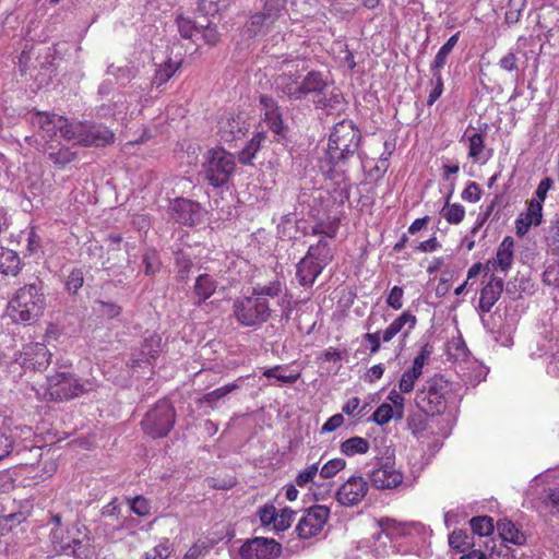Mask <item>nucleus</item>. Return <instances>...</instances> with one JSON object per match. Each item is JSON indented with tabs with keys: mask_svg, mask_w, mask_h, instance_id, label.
Segmentation results:
<instances>
[{
	"mask_svg": "<svg viewBox=\"0 0 559 559\" xmlns=\"http://www.w3.org/2000/svg\"><path fill=\"white\" fill-rule=\"evenodd\" d=\"M51 359V354L43 343H32L24 346L21 354V365L29 370H45Z\"/></svg>",
	"mask_w": 559,
	"mask_h": 559,
	"instance_id": "obj_17",
	"label": "nucleus"
},
{
	"mask_svg": "<svg viewBox=\"0 0 559 559\" xmlns=\"http://www.w3.org/2000/svg\"><path fill=\"white\" fill-rule=\"evenodd\" d=\"M361 140V132L352 120L337 122L330 133L326 160L331 168L328 174L337 185L335 192L341 202L349 199L352 185L345 173L349 160L359 156Z\"/></svg>",
	"mask_w": 559,
	"mask_h": 559,
	"instance_id": "obj_1",
	"label": "nucleus"
},
{
	"mask_svg": "<svg viewBox=\"0 0 559 559\" xmlns=\"http://www.w3.org/2000/svg\"><path fill=\"white\" fill-rule=\"evenodd\" d=\"M546 241L549 250L554 254L559 255V218L556 221V224L550 227Z\"/></svg>",
	"mask_w": 559,
	"mask_h": 559,
	"instance_id": "obj_58",
	"label": "nucleus"
},
{
	"mask_svg": "<svg viewBox=\"0 0 559 559\" xmlns=\"http://www.w3.org/2000/svg\"><path fill=\"white\" fill-rule=\"evenodd\" d=\"M462 199L464 201L475 203L480 199V188L478 183L471 181L466 186V188L463 190L461 194Z\"/></svg>",
	"mask_w": 559,
	"mask_h": 559,
	"instance_id": "obj_63",
	"label": "nucleus"
},
{
	"mask_svg": "<svg viewBox=\"0 0 559 559\" xmlns=\"http://www.w3.org/2000/svg\"><path fill=\"white\" fill-rule=\"evenodd\" d=\"M543 282L548 286L559 287V263H551L546 267Z\"/></svg>",
	"mask_w": 559,
	"mask_h": 559,
	"instance_id": "obj_55",
	"label": "nucleus"
},
{
	"mask_svg": "<svg viewBox=\"0 0 559 559\" xmlns=\"http://www.w3.org/2000/svg\"><path fill=\"white\" fill-rule=\"evenodd\" d=\"M248 124L240 116L223 120L219 126L221 139L225 142H233L246 134Z\"/></svg>",
	"mask_w": 559,
	"mask_h": 559,
	"instance_id": "obj_21",
	"label": "nucleus"
},
{
	"mask_svg": "<svg viewBox=\"0 0 559 559\" xmlns=\"http://www.w3.org/2000/svg\"><path fill=\"white\" fill-rule=\"evenodd\" d=\"M276 516H277L276 509L272 504H266L263 508H261L259 511V518L263 525L273 524V526H274Z\"/></svg>",
	"mask_w": 559,
	"mask_h": 559,
	"instance_id": "obj_62",
	"label": "nucleus"
},
{
	"mask_svg": "<svg viewBox=\"0 0 559 559\" xmlns=\"http://www.w3.org/2000/svg\"><path fill=\"white\" fill-rule=\"evenodd\" d=\"M388 400L391 402L396 414V420H401L404 417V397L396 390H392L388 395Z\"/></svg>",
	"mask_w": 559,
	"mask_h": 559,
	"instance_id": "obj_56",
	"label": "nucleus"
},
{
	"mask_svg": "<svg viewBox=\"0 0 559 559\" xmlns=\"http://www.w3.org/2000/svg\"><path fill=\"white\" fill-rule=\"evenodd\" d=\"M543 218V205L542 202L531 200L527 206V212L525 217H522V222L526 224V226H537L542 223Z\"/></svg>",
	"mask_w": 559,
	"mask_h": 559,
	"instance_id": "obj_39",
	"label": "nucleus"
},
{
	"mask_svg": "<svg viewBox=\"0 0 559 559\" xmlns=\"http://www.w3.org/2000/svg\"><path fill=\"white\" fill-rule=\"evenodd\" d=\"M84 283V275L81 269H74L68 275L66 281L67 289L73 294H75Z\"/></svg>",
	"mask_w": 559,
	"mask_h": 559,
	"instance_id": "obj_53",
	"label": "nucleus"
},
{
	"mask_svg": "<svg viewBox=\"0 0 559 559\" xmlns=\"http://www.w3.org/2000/svg\"><path fill=\"white\" fill-rule=\"evenodd\" d=\"M176 265L178 269V276L181 280H185L192 266V261L190 258L181 252L176 254Z\"/></svg>",
	"mask_w": 559,
	"mask_h": 559,
	"instance_id": "obj_61",
	"label": "nucleus"
},
{
	"mask_svg": "<svg viewBox=\"0 0 559 559\" xmlns=\"http://www.w3.org/2000/svg\"><path fill=\"white\" fill-rule=\"evenodd\" d=\"M432 79L430 81L432 88L429 92V96L427 99V105L431 106L433 105L437 99L442 95L443 93V79L441 74L431 73Z\"/></svg>",
	"mask_w": 559,
	"mask_h": 559,
	"instance_id": "obj_50",
	"label": "nucleus"
},
{
	"mask_svg": "<svg viewBox=\"0 0 559 559\" xmlns=\"http://www.w3.org/2000/svg\"><path fill=\"white\" fill-rule=\"evenodd\" d=\"M346 466V462L343 459H333L328 461L320 469V476L322 478H331L335 476L338 472L344 469Z\"/></svg>",
	"mask_w": 559,
	"mask_h": 559,
	"instance_id": "obj_45",
	"label": "nucleus"
},
{
	"mask_svg": "<svg viewBox=\"0 0 559 559\" xmlns=\"http://www.w3.org/2000/svg\"><path fill=\"white\" fill-rule=\"evenodd\" d=\"M392 418L396 419V414L393 406L388 403H382L372 414L373 421L381 426L388 424Z\"/></svg>",
	"mask_w": 559,
	"mask_h": 559,
	"instance_id": "obj_43",
	"label": "nucleus"
},
{
	"mask_svg": "<svg viewBox=\"0 0 559 559\" xmlns=\"http://www.w3.org/2000/svg\"><path fill=\"white\" fill-rule=\"evenodd\" d=\"M265 139L266 136L264 132H258L257 134H254V136L239 152V162L242 164H250L252 159L255 157L257 152L265 142Z\"/></svg>",
	"mask_w": 559,
	"mask_h": 559,
	"instance_id": "obj_32",
	"label": "nucleus"
},
{
	"mask_svg": "<svg viewBox=\"0 0 559 559\" xmlns=\"http://www.w3.org/2000/svg\"><path fill=\"white\" fill-rule=\"evenodd\" d=\"M312 259L326 267L333 260V253L330 243L324 238H320L316 245H311L306 253Z\"/></svg>",
	"mask_w": 559,
	"mask_h": 559,
	"instance_id": "obj_27",
	"label": "nucleus"
},
{
	"mask_svg": "<svg viewBox=\"0 0 559 559\" xmlns=\"http://www.w3.org/2000/svg\"><path fill=\"white\" fill-rule=\"evenodd\" d=\"M369 478L374 488L384 490L399 487L404 476L394 464L386 461L378 463L377 467L370 472Z\"/></svg>",
	"mask_w": 559,
	"mask_h": 559,
	"instance_id": "obj_15",
	"label": "nucleus"
},
{
	"mask_svg": "<svg viewBox=\"0 0 559 559\" xmlns=\"http://www.w3.org/2000/svg\"><path fill=\"white\" fill-rule=\"evenodd\" d=\"M241 559H277L282 555V545L273 538L253 537L240 547Z\"/></svg>",
	"mask_w": 559,
	"mask_h": 559,
	"instance_id": "obj_13",
	"label": "nucleus"
},
{
	"mask_svg": "<svg viewBox=\"0 0 559 559\" xmlns=\"http://www.w3.org/2000/svg\"><path fill=\"white\" fill-rule=\"evenodd\" d=\"M330 515L329 508L324 506H313L309 508L299 519L296 532L299 538L309 539L319 535Z\"/></svg>",
	"mask_w": 559,
	"mask_h": 559,
	"instance_id": "obj_12",
	"label": "nucleus"
},
{
	"mask_svg": "<svg viewBox=\"0 0 559 559\" xmlns=\"http://www.w3.org/2000/svg\"><path fill=\"white\" fill-rule=\"evenodd\" d=\"M94 309L99 314L108 319H114L121 313V308L118 305L110 301L96 300Z\"/></svg>",
	"mask_w": 559,
	"mask_h": 559,
	"instance_id": "obj_46",
	"label": "nucleus"
},
{
	"mask_svg": "<svg viewBox=\"0 0 559 559\" xmlns=\"http://www.w3.org/2000/svg\"><path fill=\"white\" fill-rule=\"evenodd\" d=\"M48 158L58 167H64L76 159V153L62 145H49L47 148Z\"/></svg>",
	"mask_w": 559,
	"mask_h": 559,
	"instance_id": "obj_29",
	"label": "nucleus"
},
{
	"mask_svg": "<svg viewBox=\"0 0 559 559\" xmlns=\"http://www.w3.org/2000/svg\"><path fill=\"white\" fill-rule=\"evenodd\" d=\"M460 32L452 35L445 44H443L438 50L435 60L430 66L431 73L441 74V70L447 63L448 57L452 52L453 48L457 44Z\"/></svg>",
	"mask_w": 559,
	"mask_h": 559,
	"instance_id": "obj_28",
	"label": "nucleus"
},
{
	"mask_svg": "<svg viewBox=\"0 0 559 559\" xmlns=\"http://www.w3.org/2000/svg\"><path fill=\"white\" fill-rule=\"evenodd\" d=\"M176 423V412L174 406L166 400L158 401L151 408L141 421L143 431L150 437H166Z\"/></svg>",
	"mask_w": 559,
	"mask_h": 559,
	"instance_id": "obj_8",
	"label": "nucleus"
},
{
	"mask_svg": "<svg viewBox=\"0 0 559 559\" xmlns=\"http://www.w3.org/2000/svg\"><path fill=\"white\" fill-rule=\"evenodd\" d=\"M160 336L154 334L146 337L141 346L140 354L132 361L134 366H141L143 362L150 364L155 360L160 350Z\"/></svg>",
	"mask_w": 559,
	"mask_h": 559,
	"instance_id": "obj_24",
	"label": "nucleus"
},
{
	"mask_svg": "<svg viewBox=\"0 0 559 559\" xmlns=\"http://www.w3.org/2000/svg\"><path fill=\"white\" fill-rule=\"evenodd\" d=\"M369 448V441L362 437H352L341 443V451L347 456L365 454Z\"/></svg>",
	"mask_w": 559,
	"mask_h": 559,
	"instance_id": "obj_34",
	"label": "nucleus"
},
{
	"mask_svg": "<svg viewBox=\"0 0 559 559\" xmlns=\"http://www.w3.org/2000/svg\"><path fill=\"white\" fill-rule=\"evenodd\" d=\"M441 214L448 223L460 224L465 216V209L459 203L450 204L449 201L445 200V205L443 206Z\"/></svg>",
	"mask_w": 559,
	"mask_h": 559,
	"instance_id": "obj_38",
	"label": "nucleus"
},
{
	"mask_svg": "<svg viewBox=\"0 0 559 559\" xmlns=\"http://www.w3.org/2000/svg\"><path fill=\"white\" fill-rule=\"evenodd\" d=\"M449 545L459 551H465L469 546L468 535L464 531H453L449 535Z\"/></svg>",
	"mask_w": 559,
	"mask_h": 559,
	"instance_id": "obj_49",
	"label": "nucleus"
},
{
	"mask_svg": "<svg viewBox=\"0 0 559 559\" xmlns=\"http://www.w3.org/2000/svg\"><path fill=\"white\" fill-rule=\"evenodd\" d=\"M217 282L210 274H201L197 277L193 288V304L200 306L216 290Z\"/></svg>",
	"mask_w": 559,
	"mask_h": 559,
	"instance_id": "obj_22",
	"label": "nucleus"
},
{
	"mask_svg": "<svg viewBox=\"0 0 559 559\" xmlns=\"http://www.w3.org/2000/svg\"><path fill=\"white\" fill-rule=\"evenodd\" d=\"M319 472L318 463L308 466L301 471L295 478V483L299 487H306L309 483L313 481L314 477Z\"/></svg>",
	"mask_w": 559,
	"mask_h": 559,
	"instance_id": "obj_52",
	"label": "nucleus"
},
{
	"mask_svg": "<svg viewBox=\"0 0 559 559\" xmlns=\"http://www.w3.org/2000/svg\"><path fill=\"white\" fill-rule=\"evenodd\" d=\"M329 92V83L319 71H309L300 81V100L311 96L312 102Z\"/></svg>",
	"mask_w": 559,
	"mask_h": 559,
	"instance_id": "obj_18",
	"label": "nucleus"
},
{
	"mask_svg": "<svg viewBox=\"0 0 559 559\" xmlns=\"http://www.w3.org/2000/svg\"><path fill=\"white\" fill-rule=\"evenodd\" d=\"M420 376H421L420 373H418L417 371H415L411 368L405 370L400 379V382H399V389H400L401 393L412 392L414 390L416 380Z\"/></svg>",
	"mask_w": 559,
	"mask_h": 559,
	"instance_id": "obj_47",
	"label": "nucleus"
},
{
	"mask_svg": "<svg viewBox=\"0 0 559 559\" xmlns=\"http://www.w3.org/2000/svg\"><path fill=\"white\" fill-rule=\"evenodd\" d=\"M452 384L442 376L428 379L415 396L416 406L426 415L435 416L447 409Z\"/></svg>",
	"mask_w": 559,
	"mask_h": 559,
	"instance_id": "obj_4",
	"label": "nucleus"
},
{
	"mask_svg": "<svg viewBox=\"0 0 559 559\" xmlns=\"http://www.w3.org/2000/svg\"><path fill=\"white\" fill-rule=\"evenodd\" d=\"M502 292L503 278L492 275L480 292L479 309L483 312H489L495 304L499 300Z\"/></svg>",
	"mask_w": 559,
	"mask_h": 559,
	"instance_id": "obj_19",
	"label": "nucleus"
},
{
	"mask_svg": "<svg viewBox=\"0 0 559 559\" xmlns=\"http://www.w3.org/2000/svg\"><path fill=\"white\" fill-rule=\"evenodd\" d=\"M170 215L181 225L193 226L202 222L204 210L197 202L178 198L170 205Z\"/></svg>",
	"mask_w": 559,
	"mask_h": 559,
	"instance_id": "obj_14",
	"label": "nucleus"
},
{
	"mask_svg": "<svg viewBox=\"0 0 559 559\" xmlns=\"http://www.w3.org/2000/svg\"><path fill=\"white\" fill-rule=\"evenodd\" d=\"M74 136L71 141H75L83 146H105L114 142L115 134L111 130L103 124L73 123Z\"/></svg>",
	"mask_w": 559,
	"mask_h": 559,
	"instance_id": "obj_11",
	"label": "nucleus"
},
{
	"mask_svg": "<svg viewBox=\"0 0 559 559\" xmlns=\"http://www.w3.org/2000/svg\"><path fill=\"white\" fill-rule=\"evenodd\" d=\"M29 121L33 127L38 128L43 132L44 138L52 139L58 132L68 141L74 136L73 123L67 118L46 111H36L31 114Z\"/></svg>",
	"mask_w": 559,
	"mask_h": 559,
	"instance_id": "obj_10",
	"label": "nucleus"
},
{
	"mask_svg": "<svg viewBox=\"0 0 559 559\" xmlns=\"http://www.w3.org/2000/svg\"><path fill=\"white\" fill-rule=\"evenodd\" d=\"M285 11V2L283 0H265L262 9L252 14L245 24V34L248 37L266 34L284 15Z\"/></svg>",
	"mask_w": 559,
	"mask_h": 559,
	"instance_id": "obj_9",
	"label": "nucleus"
},
{
	"mask_svg": "<svg viewBox=\"0 0 559 559\" xmlns=\"http://www.w3.org/2000/svg\"><path fill=\"white\" fill-rule=\"evenodd\" d=\"M179 67V62H175L171 59H168L166 62L158 66V68L155 71L152 83L156 86L165 84L173 78V75L176 73Z\"/></svg>",
	"mask_w": 559,
	"mask_h": 559,
	"instance_id": "obj_35",
	"label": "nucleus"
},
{
	"mask_svg": "<svg viewBox=\"0 0 559 559\" xmlns=\"http://www.w3.org/2000/svg\"><path fill=\"white\" fill-rule=\"evenodd\" d=\"M73 531H75L76 534H81L79 527H73L72 530H68L67 532H63L61 528H56L51 531L50 538L56 551L63 555L66 554V551H69L70 540Z\"/></svg>",
	"mask_w": 559,
	"mask_h": 559,
	"instance_id": "obj_31",
	"label": "nucleus"
},
{
	"mask_svg": "<svg viewBox=\"0 0 559 559\" xmlns=\"http://www.w3.org/2000/svg\"><path fill=\"white\" fill-rule=\"evenodd\" d=\"M236 389H238V384L237 383H228L224 386H221L218 389H215L206 394H204L202 397H200L197 403L199 405H207L209 407H211L212 409L216 408L217 407V404L221 400H223L224 397H226L229 393H231L233 391H235Z\"/></svg>",
	"mask_w": 559,
	"mask_h": 559,
	"instance_id": "obj_30",
	"label": "nucleus"
},
{
	"mask_svg": "<svg viewBox=\"0 0 559 559\" xmlns=\"http://www.w3.org/2000/svg\"><path fill=\"white\" fill-rule=\"evenodd\" d=\"M403 288L394 286L386 298L388 306L394 310H400L403 307Z\"/></svg>",
	"mask_w": 559,
	"mask_h": 559,
	"instance_id": "obj_60",
	"label": "nucleus"
},
{
	"mask_svg": "<svg viewBox=\"0 0 559 559\" xmlns=\"http://www.w3.org/2000/svg\"><path fill=\"white\" fill-rule=\"evenodd\" d=\"M278 73L274 78V87L289 100H300V73L306 70L305 61L299 58H285L280 62Z\"/></svg>",
	"mask_w": 559,
	"mask_h": 559,
	"instance_id": "obj_7",
	"label": "nucleus"
},
{
	"mask_svg": "<svg viewBox=\"0 0 559 559\" xmlns=\"http://www.w3.org/2000/svg\"><path fill=\"white\" fill-rule=\"evenodd\" d=\"M67 556H73L76 559H85L88 555V538L84 534L82 538L72 534L70 540L69 551H66Z\"/></svg>",
	"mask_w": 559,
	"mask_h": 559,
	"instance_id": "obj_36",
	"label": "nucleus"
},
{
	"mask_svg": "<svg viewBox=\"0 0 559 559\" xmlns=\"http://www.w3.org/2000/svg\"><path fill=\"white\" fill-rule=\"evenodd\" d=\"M143 263L145 264V273L154 274L159 270V260L157 252L154 250L146 251L143 255Z\"/></svg>",
	"mask_w": 559,
	"mask_h": 559,
	"instance_id": "obj_57",
	"label": "nucleus"
},
{
	"mask_svg": "<svg viewBox=\"0 0 559 559\" xmlns=\"http://www.w3.org/2000/svg\"><path fill=\"white\" fill-rule=\"evenodd\" d=\"M171 545L168 539L160 542L152 550L145 554V559H168L171 555Z\"/></svg>",
	"mask_w": 559,
	"mask_h": 559,
	"instance_id": "obj_48",
	"label": "nucleus"
},
{
	"mask_svg": "<svg viewBox=\"0 0 559 559\" xmlns=\"http://www.w3.org/2000/svg\"><path fill=\"white\" fill-rule=\"evenodd\" d=\"M297 278L301 286H312L318 276L325 269L323 265L318 263L317 261L309 259V257L305 255L297 263Z\"/></svg>",
	"mask_w": 559,
	"mask_h": 559,
	"instance_id": "obj_20",
	"label": "nucleus"
},
{
	"mask_svg": "<svg viewBox=\"0 0 559 559\" xmlns=\"http://www.w3.org/2000/svg\"><path fill=\"white\" fill-rule=\"evenodd\" d=\"M43 288V283L37 280L16 292L9 305L14 321L29 324L43 314L46 307Z\"/></svg>",
	"mask_w": 559,
	"mask_h": 559,
	"instance_id": "obj_3",
	"label": "nucleus"
},
{
	"mask_svg": "<svg viewBox=\"0 0 559 559\" xmlns=\"http://www.w3.org/2000/svg\"><path fill=\"white\" fill-rule=\"evenodd\" d=\"M343 103V97L338 93L324 92L320 98L314 100V106L321 109H338Z\"/></svg>",
	"mask_w": 559,
	"mask_h": 559,
	"instance_id": "obj_41",
	"label": "nucleus"
},
{
	"mask_svg": "<svg viewBox=\"0 0 559 559\" xmlns=\"http://www.w3.org/2000/svg\"><path fill=\"white\" fill-rule=\"evenodd\" d=\"M514 240L512 237H506L499 245L496 259L491 262L493 270L507 272L513 262ZM490 264V262H488Z\"/></svg>",
	"mask_w": 559,
	"mask_h": 559,
	"instance_id": "obj_23",
	"label": "nucleus"
},
{
	"mask_svg": "<svg viewBox=\"0 0 559 559\" xmlns=\"http://www.w3.org/2000/svg\"><path fill=\"white\" fill-rule=\"evenodd\" d=\"M263 121L275 135L284 136L286 127L284 126L282 112L280 109L275 112L265 114Z\"/></svg>",
	"mask_w": 559,
	"mask_h": 559,
	"instance_id": "obj_42",
	"label": "nucleus"
},
{
	"mask_svg": "<svg viewBox=\"0 0 559 559\" xmlns=\"http://www.w3.org/2000/svg\"><path fill=\"white\" fill-rule=\"evenodd\" d=\"M469 524L473 533L479 536H488L495 530L493 521L488 515L475 516L469 521Z\"/></svg>",
	"mask_w": 559,
	"mask_h": 559,
	"instance_id": "obj_37",
	"label": "nucleus"
},
{
	"mask_svg": "<svg viewBox=\"0 0 559 559\" xmlns=\"http://www.w3.org/2000/svg\"><path fill=\"white\" fill-rule=\"evenodd\" d=\"M417 319L409 311H404L397 318H395L389 325L392 331L397 335L403 332V338L408 336V333L415 328Z\"/></svg>",
	"mask_w": 559,
	"mask_h": 559,
	"instance_id": "obj_33",
	"label": "nucleus"
},
{
	"mask_svg": "<svg viewBox=\"0 0 559 559\" xmlns=\"http://www.w3.org/2000/svg\"><path fill=\"white\" fill-rule=\"evenodd\" d=\"M21 270L19 254L8 248L0 247V274L15 276Z\"/></svg>",
	"mask_w": 559,
	"mask_h": 559,
	"instance_id": "obj_26",
	"label": "nucleus"
},
{
	"mask_svg": "<svg viewBox=\"0 0 559 559\" xmlns=\"http://www.w3.org/2000/svg\"><path fill=\"white\" fill-rule=\"evenodd\" d=\"M295 512L289 509H283L281 513H277L274 528L276 531H285L292 524Z\"/></svg>",
	"mask_w": 559,
	"mask_h": 559,
	"instance_id": "obj_59",
	"label": "nucleus"
},
{
	"mask_svg": "<svg viewBox=\"0 0 559 559\" xmlns=\"http://www.w3.org/2000/svg\"><path fill=\"white\" fill-rule=\"evenodd\" d=\"M526 7V0H509L506 11V23L509 25L516 24Z\"/></svg>",
	"mask_w": 559,
	"mask_h": 559,
	"instance_id": "obj_40",
	"label": "nucleus"
},
{
	"mask_svg": "<svg viewBox=\"0 0 559 559\" xmlns=\"http://www.w3.org/2000/svg\"><path fill=\"white\" fill-rule=\"evenodd\" d=\"M431 354V350L428 348V346H424L418 355L414 358L413 365L411 369L417 371L418 373L423 374V369L427 360L429 359Z\"/></svg>",
	"mask_w": 559,
	"mask_h": 559,
	"instance_id": "obj_64",
	"label": "nucleus"
},
{
	"mask_svg": "<svg viewBox=\"0 0 559 559\" xmlns=\"http://www.w3.org/2000/svg\"><path fill=\"white\" fill-rule=\"evenodd\" d=\"M281 370H282L281 366H275L273 368L266 369L264 371L263 376H265L266 378H275L276 380H278L281 382L288 383V384L295 383L299 378V373L283 374L280 372Z\"/></svg>",
	"mask_w": 559,
	"mask_h": 559,
	"instance_id": "obj_51",
	"label": "nucleus"
},
{
	"mask_svg": "<svg viewBox=\"0 0 559 559\" xmlns=\"http://www.w3.org/2000/svg\"><path fill=\"white\" fill-rule=\"evenodd\" d=\"M468 156L474 160H478L484 150V136L480 133H474L468 138Z\"/></svg>",
	"mask_w": 559,
	"mask_h": 559,
	"instance_id": "obj_54",
	"label": "nucleus"
},
{
	"mask_svg": "<svg viewBox=\"0 0 559 559\" xmlns=\"http://www.w3.org/2000/svg\"><path fill=\"white\" fill-rule=\"evenodd\" d=\"M267 297H278V305L289 316V295L285 284L274 280L265 284H257L250 296H245L234 302V314L237 322L243 326H257L266 322L271 317V308Z\"/></svg>",
	"mask_w": 559,
	"mask_h": 559,
	"instance_id": "obj_2",
	"label": "nucleus"
},
{
	"mask_svg": "<svg viewBox=\"0 0 559 559\" xmlns=\"http://www.w3.org/2000/svg\"><path fill=\"white\" fill-rule=\"evenodd\" d=\"M369 485L361 476L349 477L337 490L336 499L342 506H355L367 495Z\"/></svg>",
	"mask_w": 559,
	"mask_h": 559,
	"instance_id": "obj_16",
	"label": "nucleus"
},
{
	"mask_svg": "<svg viewBox=\"0 0 559 559\" xmlns=\"http://www.w3.org/2000/svg\"><path fill=\"white\" fill-rule=\"evenodd\" d=\"M130 504L131 511L139 516H147L151 513V503L143 496H136L135 498H127Z\"/></svg>",
	"mask_w": 559,
	"mask_h": 559,
	"instance_id": "obj_44",
	"label": "nucleus"
},
{
	"mask_svg": "<svg viewBox=\"0 0 559 559\" xmlns=\"http://www.w3.org/2000/svg\"><path fill=\"white\" fill-rule=\"evenodd\" d=\"M497 530L502 542L522 546L526 543L525 534L519 530L515 524L508 520L501 519L497 522Z\"/></svg>",
	"mask_w": 559,
	"mask_h": 559,
	"instance_id": "obj_25",
	"label": "nucleus"
},
{
	"mask_svg": "<svg viewBox=\"0 0 559 559\" xmlns=\"http://www.w3.org/2000/svg\"><path fill=\"white\" fill-rule=\"evenodd\" d=\"M201 176L214 188L226 185L236 167L234 156L222 147L209 150L203 157Z\"/></svg>",
	"mask_w": 559,
	"mask_h": 559,
	"instance_id": "obj_5",
	"label": "nucleus"
},
{
	"mask_svg": "<svg viewBox=\"0 0 559 559\" xmlns=\"http://www.w3.org/2000/svg\"><path fill=\"white\" fill-rule=\"evenodd\" d=\"M95 389L91 380H80L70 372H57L47 378V392L49 400L64 402L81 396Z\"/></svg>",
	"mask_w": 559,
	"mask_h": 559,
	"instance_id": "obj_6",
	"label": "nucleus"
}]
</instances>
